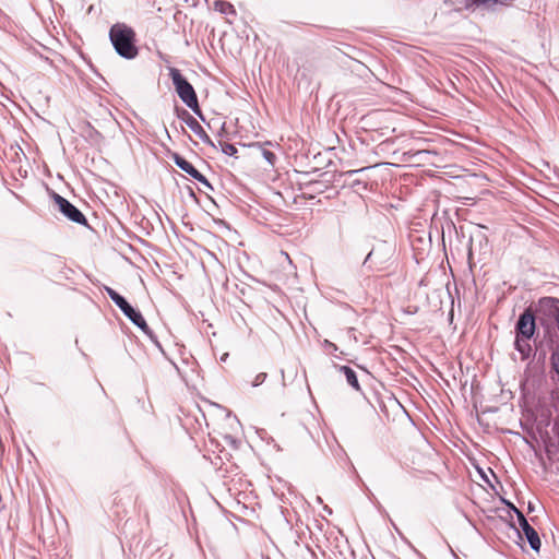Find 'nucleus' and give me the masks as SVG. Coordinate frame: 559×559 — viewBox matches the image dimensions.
Returning a JSON list of instances; mask_svg holds the SVG:
<instances>
[{
	"instance_id": "33",
	"label": "nucleus",
	"mask_w": 559,
	"mask_h": 559,
	"mask_svg": "<svg viewBox=\"0 0 559 559\" xmlns=\"http://www.w3.org/2000/svg\"><path fill=\"white\" fill-rule=\"evenodd\" d=\"M325 512L332 513V510H329L328 507H324Z\"/></svg>"
},
{
	"instance_id": "28",
	"label": "nucleus",
	"mask_w": 559,
	"mask_h": 559,
	"mask_svg": "<svg viewBox=\"0 0 559 559\" xmlns=\"http://www.w3.org/2000/svg\"><path fill=\"white\" fill-rule=\"evenodd\" d=\"M478 424H480V425L485 424L484 426H485L486 428H489V427H490V426H489V421H481V420H478Z\"/></svg>"
},
{
	"instance_id": "5",
	"label": "nucleus",
	"mask_w": 559,
	"mask_h": 559,
	"mask_svg": "<svg viewBox=\"0 0 559 559\" xmlns=\"http://www.w3.org/2000/svg\"><path fill=\"white\" fill-rule=\"evenodd\" d=\"M518 521L520 528H518L514 523H510V527L514 531L519 539H522L523 534L527 539L531 548L538 552L540 550L542 542L537 531L528 523L522 512H518Z\"/></svg>"
},
{
	"instance_id": "16",
	"label": "nucleus",
	"mask_w": 559,
	"mask_h": 559,
	"mask_svg": "<svg viewBox=\"0 0 559 559\" xmlns=\"http://www.w3.org/2000/svg\"><path fill=\"white\" fill-rule=\"evenodd\" d=\"M211 411L209 412V415L211 416H215V417H229L231 412L222 407L221 405L218 404H210L209 405Z\"/></svg>"
},
{
	"instance_id": "12",
	"label": "nucleus",
	"mask_w": 559,
	"mask_h": 559,
	"mask_svg": "<svg viewBox=\"0 0 559 559\" xmlns=\"http://www.w3.org/2000/svg\"><path fill=\"white\" fill-rule=\"evenodd\" d=\"M142 333H144L150 342L152 343V345L164 356L166 357V353L157 337V335L151 330V328L147 325L146 321L144 320V318L142 317Z\"/></svg>"
},
{
	"instance_id": "8",
	"label": "nucleus",
	"mask_w": 559,
	"mask_h": 559,
	"mask_svg": "<svg viewBox=\"0 0 559 559\" xmlns=\"http://www.w3.org/2000/svg\"><path fill=\"white\" fill-rule=\"evenodd\" d=\"M109 298L116 304L117 307L128 317L136 326L140 328V312L136 311L120 294L110 287H105Z\"/></svg>"
},
{
	"instance_id": "1",
	"label": "nucleus",
	"mask_w": 559,
	"mask_h": 559,
	"mask_svg": "<svg viewBox=\"0 0 559 559\" xmlns=\"http://www.w3.org/2000/svg\"><path fill=\"white\" fill-rule=\"evenodd\" d=\"M519 425L526 433L524 441L531 447L542 441L549 457L559 452V421H519Z\"/></svg>"
},
{
	"instance_id": "35",
	"label": "nucleus",
	"mask_w": 559,
	"mask_h": 559,
	"mask_svg": "<svg viewBox=\"0 0 559 559\" xmlns=\"http://www.w3.org/2000/svg\"><path fill=\"white\" fill-rule=\"evenodd\" d=\"M129 559H132V558H129Z\"/></svg>"
},
{
	"instance_id": "2",
	"label": "nucleus",
	"mask_w": 559,
	"mask_h": 559,
	"mask_svg": "<svg viewBox=\"0 0 559 559\" xmlns=\"http://www.w3.org/2000/svg\"><path fill=\"white\" fill-rule=\"evenodd\" d=\"M110 41L116 52L126 58L133 59L138 55L135 46V32L126 24L117 23L110 27Z\"/></svg>"
},
{
	"instance_id": "29",
	"label": "nucleus",
	"mask_w": 559,
	"mask_h": 559,
	"mask_svg": "<svg viewBox=\"0 0 559 559\" xmlns=\"http://www.w3.org/2000/svg\"><path fill=\"white\" fill-rule=\"evenodd\" d=\"M329 346H330V347H333V349H336V346H335V344H333V343H329Z\"/></svg>"
},
{
	"instance_id": "4",
	"label": "nucleus",
	"mask_w": 559,
	"mask_h": 559,
	"mask_svg": "<svg viewBox=\"0 0 559 559\" xmlns=\"http://www.w3.org/2000/svg\"><path fill=\"white\" fill-rule=\"evenodd\" d=\"M535 312L539 317L542 324L547 321L559 322V298L545 296L537 300Z\"/></svg>"
},
{
	"instance_id": "32",
	"label": "nucleus",
	"mask_w": 559,
	"mask_h": 559,
	"mask_svg": "<svg viewBox=\"0 0 559 559\" xmlns=\"http://www.w3.org/2000/svg\"><path fill=\"white\" fill-rule=\"evenodd\" d=\"M325 512L332 513V510H329L328 507H324Z\"/></svg>"
},
{
	"instance_id": "22",
	"label": "nucleus",
	"mask_w": 559,
	"mask_h": 559,
	"mask_svg": "<svg viewBox=\"0 0 559 559\" xmlns=\"http://www.w3.org/2000/svg\"><path fill=\"white\" fill-rule=\"evenodd\" d=\"M368 169L367 167H364V168H360V169H354V170H348V171H345V173H341L340 176H353L354 174H357V173H361L364 170Z\"/></svg>"
},
{
	"instance_id": "25",
	"label": "nucleus",
	"mask_w": 559,
	"mask_h": 559,
	"mask_svg": "<svg viewBox=\"0 0 559 559\" xmlns=\"http://www.w3.org/2000/svg\"><path fill=\"white\" fill-rule=\"evenodd\" d=\"M139 544H140V540H136L135 544H134V549H136ZM132 551H133V544L130 545V552H132Z\"/></svg>"
},
{
	"instance_id": "6",
	"label": "nucleus",
	"mask_w": 559,
	"mask_h": 559,
	"mask_svg": "<svg viewBox=\"0 0 559 559\" xmlns=\"http://www.w3.org/2000/svg\"><path fill=\"white\" fill-rule=\"evenodd\" d=\"M52 199L58 206L59 211L70 221L81 224L87 225V219L84 214L74 206L71 202H69L66 198L60 194L52 192Z\"/></svg>"
},
{
	"instance_id": "24",
	"label": "nucleus",
	"mask_w": 559,
	"mask_h": 559,
	"mask_svg": "<svg viewBox=\"0 0 559 559\" xmlns=\"http://www.w3.org/2000/svg\"><path fill=\"white\" fill-rule=\"evenodd\" d=\"M516 515H518V512H521L513 503L507 501V500H502Z\"/></svg>"
},
{
	"instance_id": "18",
	"label": "nucleus",
	"mask_w": 559,
	"mask_h": 559,
	"mask_svg": "<svg viewBox=\"0 0 559 559\" xmlns=\"http://www.w3.org/2000/svg\"><path fill=\"white\" fill-rule=\"evenodd\" d=\"M221 146H222V152L228 156H236V154L238 152L236 146L231 143L223 142V143H221Z\"/></svg>"
},
{
	"instance_id": "31",
	"label": "nucleus",
	"mask_w": 559,
	"mask_h": 559,
	"mask_svg": "<svg viewBox=\"0 0 559 559\" xmlns=\"http://www.w3.org/2000/svg\"><path fill=\"white\" fill-rule=\"evenodd\" d=\"M325 512L332 513V510H329L328 507H324Z\"/></svg>"
},
{
	"instance_id": "26",
	"label": "nucleus",
	"mask_w": 559,
	"mask_h": 559,
	"mask_svg": "<svg viewBox=\"0 0 559 559\" xmlns=\"http://www.w3.org/2000/svg\"><path fill=\"white\" fill-rule=\"evenodd\" d=\"M390 522H391V524L393 526V530H395L399 534H401V532H400L399 527L396 526V524L392 520H390Z\"/></svg>"
},
{
	"instance_id": "20",
	"label": "nucleus",
	"mask_w": 559,
	"mask_h": 559,
	"mask_svg": "<svg viewBox=\"0 0 559 559\" xmlns=\"http://www.w3.org/2000/svg\"><path fill=\"white\" fill-rule=\"evenodd\" d=\"M262 155L263 157L265 158V160L270 164V165H274L275 160H276V156L273 152L269 151V150H265L263 148L262 150Z\"/></svg>"
},
{
	"instance_id": "11",
	"label": "nucleus",
	"mask_w": 559,
	"mask_h": 559,
	"mask_svg": "<svg viewBox=\"0 0 559 559\" xmlns=\"http://www.w3.org/2000/svg\"><path fill=\"white\" fill-rule=\"evenodd\" d=\"M515 0H464L465 8L473 9V8H492L495 5H502V7H509L511 5Z\"/></svg>"
},
{
	"instance_id": "17",
	"label": "nucleus",
	"mask_w": 559,
	"mask_h": 559,
	"mask_svg": "<svg viewBox=\"0 0 559 559\" xmlns=\"http://www.w3.org/2000/svg\"><path fill=\"white\" fill-rule=\"evenodd\" d=\"M550 366L551 369L559 374V348L551 352L550 355Z\"/></svg>"
},
{
	"instance_id": "9",
	"label": "nucleus",
	"mask_w": 559,
	"mask_h": 559,
	"mask_svg": "<svg viewBox=\"0 0 559 559\" xmlns=\"http://www.w3.org/2000/svg\"><path fill=\"white\" fill-rule=\"evenodd\" d=\"M171 158L175 165L179 167L182 171L190 175L193 179H195L203 186L213 190V187L211 186L206 177L203 176L190 162H188L186 158H183L181 155L177 153H174Z\"/></svg>"
},
{
	"instance_id": "10",
	"label": "nucleus",
	"mask_w": 559,
	"mask_h": 559,
	"mask_svg": "<svg viewBox=\"0 0 559 559\" xmlns=\"http://www.w3.org/2000/svg\"><path fill=\"white\" fill-rule=\"evenodd\" d=\"M185 123L191 129V131L205 144L213 145L211 138L207 135L203 127L193 118L187 110H182L181 115Z\"/></svg>"
},
{
	"instance_id": "30",
	"label": "nucleus",
	"mask_w": 559,
	"mask_h": 559,
	"mask_svg": "<svg viewBox=\"0 0 559 559\" xmlns=\"http://www.w3.org/2000/svg\"><path fill=\"white\" fill-rule=\"evenodd\" d=\"M378 509H379V511H381V512H382V511H384V510L382 509V506H381L380 503H378Z\"/></svg>"
},
{
	"instance_id": "21",
	"label": "nucleus",
	"mask_w": 559,
	"mask_h": 559,
	"mask_svg": "<svg viewBox=\"0 0 559 559\" xmlns=\"http://www.w3.org/2000/svg\"><path fill=\"white\" fill-rule=\"evenodd\" d=\"M266 379V373L264 372H261L259 374L255 376L254 380L252 381V386H258L260 384H262Z\"/></svg>"
},
{
	"instance_id": "13",
	"label": "nucleus",
	"mask_w": 559,
	"mask_h": 559,
	"mask_svg": "<svg viewBox=\"0 0 559 559\" xmlns=\"http://www.w3.org/2000/svg\"><path fill=\"white\" fill-rule=\"evenodd\" d=\"M530 340L531 338H526L521 335L515 336V342H514L515 349L522 355L523 358L530 357V355L532 353V347L528 343Z\"/></svg>"
},
{
	"instance_id": "3",
	"label": "nucleus",
	"mask_w": 559,
	"mask_h": 559,
	"mask_svg": "<svg viewBox=\"0 0 559 559\" xmlns=\"http://www.w3.org/2000/svg\"><path fill=\"white\" fill-rule=\"evenodd\" d=\"M169 76L175 86V90L182 100V103L189 107L199 118L204 120L203 112L199 106L198 96L193 88V86L188 82V80L181 74V72L176 68L169 69Z\"/></svg>"
},
{
	"instance_id": "14",
	"label": "nucleus",
	"mask_w": 559,
	"mask_h": 559,
	"mask_svg": "<svg viewBox=\"0 0 559 559\" xmlns=\"http://www.w3.org/2000/svg\"><path fill=\"white\" fill-rule=\"evenodd\" d=\"M338 370H340V372H342L345 376L346 381H347V383L350 386H353L357 391L360 390L359 382H358V379H357V374H356V372L350 367H348V366H340Z\"/></svg>"
},
{
	"instance_id": "34",
	"label": "nucleus",
	"mask_w": 559,
	"mask_h": 559,
	"mask_svg": "<svg viewBox=\"0 0 559 559\" xmlns=\"http://www.w3.org/2000/svg\"><path fill=\"white\" fill-rule=\"evenodd\" d=\"M227 354L222 357V360H226Z\"/></svg>"
},
{
	"instance_id": "7",
	"label": "nucleus",
	"mask_w": 559,
	"mask_h": 559,
	"mask_svg": "<svg viewBox=\"0 0 559 559\" xmlns=\"http://www.w3.org/2000/svg\"><path fill=\"white\" fill-rule=\"evenodd\" d=\"M536 332V318L531 307L526 308L515 323L516 335L532 338Z\"/></svg>"
},
{
	"instance_id": "27",
	"label": "nucleus",
	"mask_w": 559,
	"mask_h": 559,
	"mask_svg": "<svg viewBox=\"0 0 559 559\" xmlns=\"http://www.w3.org/2000/svg\"><path fill=\"white\" fill-rule=\"evenodd\" d=\"M361 183H362V182H361L360 180H354V181L352 182V185H350V186H352V187H356V186H359V185H361Z\"/></svg>"
},
{
	"instance_id": "15",
	"label": "nucleus",
	"mask_w": 559,
	"mask_h": 559,
	"mask_svg": "<svg viewBox=\"0 0 559 559\" xmlns=\"http://www.w3.org/2000/svg\"><path fill=\"white\" fill-rule=\"evenodd\" d=\"M214 8L216 11L223 14H236V10L234 5L224 0H217L214 2Z\"/></svg>"
},
{
	"instance_id": "19",
	"label": "nucleus",
	"mask_w": 559,
	"mask_h": 559,
	"mask_svg": "<svg viewBox=\"0 0 559 559\" xmlns=\"http://www.w3.org/2000/svg\"><path fill=\"white\" fill-rule=\"evenodd\" d=\"M378 255V251L377 250H371L367 257L365 258L364 262H362V265L365 266H368V267H372V264L374 262V259L377 258Z\"/></svg>"
},
{
	"instance_id": "23",
	"label": "nucleus",
	"mask_w": 559,
	"mask_h": 559,
	"mask_svg": "<svg viewBox=\"0 0 559 559\" xmlns=\"http://www.w3.org/2000/svg\"><path fill=\"white\" fill-rule=\"evenodd\" d=\"M225 439H226V440H227V442H228L229 444H231L235 449H237V448H238V441H237L235 438H233L231 436H226V437H225Z\"/></svg>"
}]
</instances>
